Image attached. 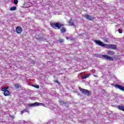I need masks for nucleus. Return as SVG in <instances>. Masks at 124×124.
Returning a JSON list of instances; mask_svg holds the SVG:
<instances>
[{
	"mask_svg": "<svg viewBox=\"0 0 124 124\" xmlns=\"http://www.w3.org/2000/svg\"><path fill=\"white\" fill-rule=\"evenodd\" d=\"M96 45H99V46H101V47H105L107 49H111L112 50H117V46L115 45L109 44L108 45L107 44H104L103 42L96 40L94 41Z\"/></svg>",
	"mask_w": 124,
	"mask_h": 124,
	"instance_id": "nucleus-1",
	"label": "nucleus"
},
{
	"mask_svg": "<svg viewBox=\"0 0 124 124\" xmlns=\"http://www.w3.org/2000/svg\"><path fill=\"white\" fill-rule=\"evenodd\" d=\"M95 57H97V58H100V59H104L106 60V61H113L114 59L110 57L108 55H102V54H95Z\"/></svg>",
	"mask_w": 124,
	"mask_h": 124,
	"instance_id": "nucleus-2",
	"label": "nucleus"
},
{
	"mask_svg": "<svg viewBox=\"0 0 124 124\" xmlns=\"http://www.w3.org/2000/svg\"><path fill=\"white\" fill-rule=\"evenodd\" d=\"M50 26L52 27V28H53V29H55V28H57L58 30H60L61 28L63 27V25L60 22L51 23H50Z\"/></svg>",
	"mask_w": 124,
	"mask_h": 124,
	"instance_id": "nucleus-3",
	"label": "nucleus"
},
{
	"mask_svg": "<svg viewBox=\"0 0 124 124\" xmlns=\"http://www.w3.org/2000/svg\"><path fill=\"white\" fill-rule=\"evenodd\" d=\"M79 89L82 93H83L84 94H85V95H87L88 96H89V95H90V94L92 93V92L88 90L84 89L81 88H79Z\"/></svg>",
	"mask_w": 124,
	"mask_h": 124,
	"instance_id": "nucleus-4",
	"label": "nucleus"
},
{
	"mask_svg": "<svg viewBox=\"0 0 124 124\" xmlns=\"http://www.w3.org/2000/svg\"><path fill=\"white\" fill-rule=\"evenodd\" d=\"M42 105H44V104L42 103L35 102L34 103L29 104V106H30V107H36V106H41Z\"/></svg>",
	"mask_w": 124,
	"mask_h": 124,
	"instance_id": "nucleus-5",
	"label": "nucleus"
},
{
	"mask_svg": "<svg viewBox=\"0 0 124 124\" xmlns=\"http://www.w3.org/2000/svg\"><path fill=\"white\" fill-rule=\"evenodd\" d=\"M114 87L115 88H116V89H119V90H120V91L124 92V87H123L122 86L120 85L119 84H115Z\"/></svg>",
	"mask_w": 124,
	"mask_h": 124,
	"instance_id": "nucleus-6",
	"label": "nucleus"
},
{
	"mask_svg": "<svg viewBox=\"0 0 124 124\" xmlns=\"http://www.w3.org/2000/svg\"><path fill=\"white\" fill-rule=\"evenodd\" d=\"M84 17L87 19V20H89V21H92L93 20V17L92 16H90L89 15H86L84 16Z\"/></svg>",
	"mask_w": 124,
	"mask_h": 124,
	"instance_id": "nucleus-7",
	"label": "nucleus"
},
{
	"mask_svg": "<svg viewBox=\"0 0 124 124\" xmlns=\"http://www.w3.org/2000/svg\"><path fill=\"white\" fill-rule=\"evenodd\" d=\"M22 31V28L20 26L17 27L16 29V31L17 33H21Z\"/></svg>",
	"mask_w": 124,
	"mask_h": 124,
	"instance_id": "nucleus-8",
	"label": "nucleus"
},
{
	"mask_svg": "<svg viewBox=\"0 0 124 124\" xmlns=\"http://www.w3.org/2000/svg\"><path fill=\"white\" fill-rule=\"evenodd\" d=\"M10 93H11L10 92H9L8 90H7L4 92V95H5V96H8V95H10Z\"/></svg>",
	"mask_w": 124,
	"mask_h": 124,
	"instance_id": "nucleus-9",
	"label": "nucleus"
},
{
	"mask_svg": "<svg viewBox=\"0 0 124 124\" xmlns=\"http://www.w3.org/2000/svg\"><path fill=\"white\" fill-rule=\"evenodd\" d=\"M117 108L119 110H121V111H123V112H124V106H117Z\"/></svg>",
	"mask_w": 124,
	"mask_h": 124,
	"instance_id": "nucleus-10",
	"label": "nucleus"
},
{
	"mask_svg": "<svg viewBox=\"0 0 124 124\" xmlns=\"http://www.w3.org/2000/svg\"><path fill=\"white\" fill-rule=\"evenodd\" d=\"M107 54L109 55V56H112V55H114V51L108 50L107 51Z\"/></svg>",
	"mask_w": 124,
	"mask_h": 124,
	"instance_id": "nucleus-11",
	"label": "nucleus"
},
{
	"mask_svg": "<svg viewBox=\"0 0 124 124\" xmlns=\"http://www.w3.org/2000/svg\"><path fill=\"white\" fill-rule=\"evenodd\" d=\"M60 31H61V32L62 33H63L64 32H65L66 31V29L64 27H62L60 29Z\"/></svg>",
	"mask_w": 124,
	"mask_h": 124,
	"instance_id": "nucleus-12",
	"label": "nucleus"
},
{
	"mask_svg": "<svg viewBox=\"0 0 124 124\" xmlns=\"http://www.w3.org/2000/svg\"><path fill=\"white\" fill-rule=\"evenodd\" d=\"M73 25H74V22L72 21V19H71L69 22V26H73Z\"/></svg>",
	"mask_w": 124,
	"mask_h": 124,
	"instance_id": "nucleus-13",
	"label": "nucleus"
},
{
	"mask_svg": "<svg viewBox=\"0 0 124 124\" xmlns=\"http://www.w3.org/2000/svg\"><path fill=\"white\" fill-rule=\"evenodd\" d=\"M17 9V8L15 6H13L10 9V10H11V11H14L15 10H16V9Z\"/></svg>",
	"mask_w": 124,
	"mask_h": 124,
	"instance_id": "nucleus-14",
	"label": "nucleus"
},
{
	"mask_svg": "<svg viewBox=\"0 0 124 124\" xmlns=\"http://www.w3.org/2000/svg\"><path fill=\"white\" fill-rule=\"evenodd\" d=\"M15 87L16 88V89H20V88H21V86L19 84H15Z\"/></svg>",
	"mask_w": 124,
	"mask_h": 124,
	"instance_id": "nucleus-15",
	"label": "nucleus"
},
{
	"mask_svg": "<svg viewBox=\"0 0 124 124\" xmlns=\"http://www.w3.org/2000/svg\"><path fill=\"white\" fill-rule=\"evenodd\" d=\"M90 76V75H84L82 76V79H86V78H88Z\"/></svg>",
	"mask_w": 124,
	"mask_h": 124,
	"instance_id": "nucleus-16",
	"label": "nucleus"
},
{
	"mask_svg": "<svg viewBox=\"0 0 124 124\" xmlns=\"http://www.w3.org/2000/svg\"><path fill=\"white\" fill-rule=\"evenodd\" d=\"M64 41V40L62 39H59L58 40V42L59 43H63Z\"/></svg>",
	"mask_w": 124,
	"mask_h": 124,
	"instance_id": "nucleus-17",
	"label": "nucleus"
},
{
	"mask_svg": "<svg viewBox=\"0 0 124 124\" xmlns=\"http://www.w3.org/2000/svg\"><path fill=\"white\" fill-rule=\"evenodd\" d=\"M32 87L36 88V89H39V86L36 85H32Z\"/></svg>",
	"mask_w": 124,
	"mask_h": 124,
	"instance_id": "nucleus-18",
	"label": "nucleus"
},
{
	"mask_svg": "<svg viewBox=\"0 0 124 124\" xmlns=\"http://www.w3.org/2000/svg\"><path fill=\"white\" fill-rule=\"evenodd\" d=\"M14 3L15 4H18V0H15L14 1Z\"/></svg>",
	"mask_w": 124,
	"mask_h": 124,
	"instance_id": "nucleus-19",
	"label": "nucleus"
},
{
	"mask_svg": "<svg viewBox=\"0 0 124 124\" xmlns=\"http://www.w3.org/2000/svg\"><path fill=\"white\" fill-rule=\"evenodd\" d=\"M1 91H2V92H4V93L7 90L5 89V87H4V88H3L1 89Z\"/></svg>",
	"mask_w": 124,
	"mask_h": 124,
	"instance_id": "nucleus-20",
	"label": "nucleus"
},
{
	"mask_svg": "<svg viewBox=\"0 0 124 124\" xmlns=\"http://www.w3.org/2000/svg\"><path fill=\"white\" fill-rule=\"evenodd\" d=\"M27 109H24V110L21 111V114H23V113H26V112H27Z\"/></svg>",
	"mask_w": 124,
	"mask_h": 124,
	"instance_id": "nucleus-21",
	"label": "nucleus"
},
{
	"mask_svg": "<svg viewBox=\"0 0 124 124\" xmlns=\"http://www.w3.org/2000/svg\"><path fill=\"white\" fill-rule=\"evenodd\" d=\"M118 31L119 33H123V31H121V29H118Z\"/></svg>",
	"mask_w": 124,
	"mask_h": 124,
	"instance_id": "nucleus-22",
	"label": "nucleus"
},
{
	"mask_svg": "<svg viewBox=\"0 0 124 124\" xmlns=\"http://www.w3.org/2000/svg\"><path fill=\"white\" fill-rule=\"evenodd\" d=\"M26 123H27V122L25 121H22L21 122V124H26Z\"/></svg>",
	"mask_w": 124,
	"mask_h": 124,
	"instance_id": "nucleus-23",
	"label": "nucleus"
},
{
	"mask_svg": "<svg viewBox=\"0 0 124 124\" xmlns=\"http://www.w3.org/2000/svg\"><path fill=\"white\" fill-rule=\"evenodd\" d=\"M10 118H11L12 119H14V116H12V115H10Z\"/></svg>",
	"mask_w": 124,
	"mask_h": 124,
	"instance_id": "nucleus-24",
	"label": "nucleus"
},
{
	"mask_svg": "<svg viewBox=\"0 0 124 124\" xmlns=\"http://www.w3.org/2000/svg\"><path fill=\"white\" fill-rule=\"evenodd\" d=\"M66 39L68 40V39H70V37H67Z\"/></svg>",
	"mask_w": 124,
	"mask_h": 124,
	"instance_id": "nucleus-25",
	"label": "nucleus"
},
{
	"mask_svg": "<svg viewBox=\"0 0 124 124\" xmlns=\"http://www.w3.org/2000/svg\"><path fill=\"white\" fill-rule=\"evenodd\" d=\"M8 88H9V87H5L6 91V90L8 89Z\"/></svg>",
	"mask_w": 124,
	"mask_h": 124,
	"instance_id": "nucleus-26",
	"label": "nucleus"
},
{
	"mask_svg": "<svg viewBox=\"0 0 124 124\" xmlns=\"http://www.w3.org/2000/svg\"><path fill=\"white\" fill-rule=\"evenodd\" d=\"M55 83H58V80H55Z\"/></svg>",
	"mask_w": 124,
	"mask_h": 124,
	"instance_id": "nucleus-27",
	"label": "nucleus"
},
{
	"mask_svg": "<svg viewBox=\"0 0 124 124\" xmlns=\"http://www.w3.org/2000/svg\"><path fill=\"white\" fill-rule=\"evenodd\" d=\"M62 102H61V104H62Z\"/></svg>",
	"mask_w": 124,
	"mask_h": 124,
	"instance_id": "nucleus-28",
	"label": "nucleus"
}]
</instances>
